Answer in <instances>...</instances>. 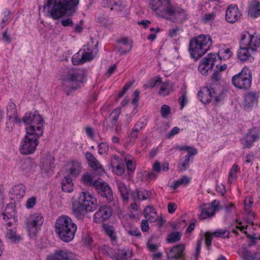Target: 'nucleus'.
Instances as JSON below:
<instances>
[{
  "label": "nucleus",
  "mask_w": 260,
  "mask_h": 260,
  "mask_svg": "<svg viewBox=\"0 0 260 260\" xmlns=\"http://www.w3.org/2000/svg\"><path fill=\"white\" fill-rule=\"evenodd\" d=\"M79 0H47L45 7L52 9L50 15L55 20L65 14L71 15L77 10Z\"/></svg>",
  "instance_id": "f257e3e1"
},
{
  "label": "nucleus",
  "mask_w": 260,
  "mask_h": 260,
  "mask_svg": "<svg viewBox=\"0 0 260 260\" xmlns=\"http://www.w3.org/2000/svg\"><path fill=\"white\" fill-rule=\"evenodd\" d=\"M77 230V225L67 215L59 216L55 223V232L60 239L64 242L68 243L72 241Z\"/></svg>",
  "instance_id": "f03ea898"
},
{
  "label": "nucleus",
  "mask_w": 260,
  "mask_h": 260,
  "mask_svg": "<svg viewBox=\"0 0 260 260\" xmlns=\"http://www.w3.org/2000/svg\"><path fill=\"white\" fill-rule=\"evenodd\" d=\"M212 44L210 36L201 35L190 41L189 51L191 57L198 60L210 49Z\"/></svg>",
  "instance_id": "7ed1b4c3"
},
{
  "label": "nucleus",
  "mask_w": 260,
  "mask_h": 260,
  "mask_svg": "<svg viewBox=\"0 0 260 260\" xmlns=\"http://www.w3.org/2000/svg\"><path fill=\"white\" fill-rule=\"evenodd\" d=\"M38 134H33L34 129L32 127L28 129L24 139L21 142L20 152L23 154H29L34 153L38 145V139L43 135V131L41 127H38Z\"/></svg>",
  "instance_id": "20e7f679"
},
{
  "label": "nucleus",
  "mask_w": 260,
  "mask_h": 260,
  "mask_svg": "<svg viewBox=\"0 0 260 260\" xmlns=\"http://www.w3.org/2000/svg\"><path fill=\"white\" fill-rule=\"evenodd\" d=\"M251 81V72L247 67L243 68L240 73L234 75L232 79V82L236 88L243 90H247L250 87Z\"/></svg>",
  "instance_id": "39448f33"
},
{
  "label": "nucleus",
  "mask_w": 260,
  "mask_h": 260,
  "mask_svg": "<svg viewBox=\"0 0 260 260\" xmlns=\"http://www.w3.org/2000/svg\"><path fill=\"white\" fill-rule=\"evenodd\" d=\"M86 72L83 68H73L69 71L67 75V81L71 89L79 88L85 80Z\"/></svg>",
  "instance_id": "423d86ee"
},
{
  "label": "nucleus",
  "mask_w": 260,
  "mask_h": 260,
  "mask_svg": "<svg viewBox=\"0 0 260 260\" xmlns=\"http://www.w3.org/2000/svg\"><path fill=\"white\" fill-rule=\"evenodd\" d=\"M93 187L96 193L106 200L107 202H111L113 198L112 190L109 185L101 178H98L93 182Z\"/></svg>",
  "instance_id": "0eeeda50"
},
{
  "label": "nucleus",
  "mask_w": 260,
  "mask_h": 260,
  "mask_svg": "<svg viewBox=\"0 0 260 260\" xmlns=\"http://www.w3.org/2000/svg\"><path fill=\"white\" fill-rule=\"evenodd\" d=\"M44 222L42 216L40 214L31 215L26 221L27 231L30 237H34Z\"/></svg>",
  "instance_id": "6e6552de"
},
{
  "label": "nucleus",
  "mask_w": 260,
  "mask_h": 260,
  "mask_svg": "<svg viewBox=\"0 0 260 260\" xmlns=\"http://www.w3.org/2000/svg\"><path fill=\"white\" fill-rule=\"evenodd\" d=\"M170 8L169 13L167 12L169 14H166L164 18L179 23H182L188 19V15L184 9L179 7L174 8L171 4Z\"/></svg>",
  "instance_id": "1a4fd4ad"
},
{
  "label": "nucleus",
  "mask_w": 260,
  "mask_h": 260,
  "mask_svg": "<svg viewBox=\"0 0 260 260\" xmlns=\"http://www.w3.org/2000/svg\"><path fill=\"white\" fill-rule=\"evenodd\" d=\"M112 214V209L110 206L107 205L101 206L93 215V221L96 223H103L109 219Z\"/></svg>",
  "instance_id": "9d476101"
},
{
  "label": "nucleus",
  "mask_w": 260,
  "mask_h": 260,
  "mask_svg": "<svg viewBox=\"0 0 260 260\" xmlns=\"http://www.w3.org/2000/svg\"><path fill=\"white\" fill-rule=\"evenodd\" d=\"M79 200L83 204V206L88 212H92L98 208L96 199L88 191L82 192Z\"/></svg>",
  "instance_id": "9b49d317"
},
{
  "label": "nucleus",
  "mask_w": 260,
  "mask_h": 260,
  "mask_svg": "<svg viewBox=\"0 0 260 260\" xmlns=\"http://www.w3.org/2000/svg\"><path fill=\"white\" fill-rule=\"evenodd\" d=\"M150 6L154 11H158V13L162 17L170 11L171 3L169 0H150Z\"/></svg>",
  "instance_id": "f8f14e48"
},
{
  "label": "nucleus",
  "mask_w": 260,
  "mask_h": 260,
  "mask_svg": "<svg viewBox=\"0 0 260 260\" xmlns=\"http://www.w3.org/2000/svg\"><path fill=\"white\" fill-rule=\"evenodd\" d=\"M241 42H245V46L248 47L252 52H255L260 45L259 38L250 35L247 31L243 32L241 39Z\"/></svg>",
  "instance_id": "ddd939ff"
},
{
  "label": "nucleus",
  "mask_w": 260,
  "mask_h": 260,
  "mask_svg": "<svg viewBox=\"0 0 260 260\" xmlns=\"http://www.w3.org/2000/svg\"><path fill=\"white\" fill-rule=\"evenodd\" d=\"M184 250V244H178L174 246L167 252V258L168 259L184 260L185 257Z\"/></svg>",
  "instance_id": "4468645a"
},
{
  "label": "nucleus",
  "mask_w": 260,
  "mask_h": 260,
  "mask_svg": "<svg viewBox=\"0 0 260 260\" xmlns=\"http://www.w3.org/2000/svg\"><path fill=\"white\" fill-rule=\"evenodd\" d=\"M241 15L237 6L230 5L226 10L225 19L228 22L233 23L239 19Z\"/></svg>",
  "instance_id": "2eb2a0df"
},
{
  "label": "nucleus",
  "mask_w": 260,
  "mask_h": 260,
  "mask_svg": "<svg viewBox=\"0 0 260 260\" xmlns=\"http://www.w3.org/2000/svg\"><path fill=\"white\" fill-rule=\"evenodd\" d=\"M133 48L132 42L127 38H123L116 41V48L120 54L129 52Z\"/></svg>",
  "instance_id": "dca6fc26"
},
{
  "label": "nucleus",
  "mask_w": 260,
  "mask_h": 260,
  "mask_svg": "<svg viewBox=\"0 0 260 260\" xmlns=\"http://www.w3.org/2000/svg\"><path fill=\"white\" fill-rule=\"evenodd\" d=\"M250 49L245 46V42H240V49L237 51L238 58L241 61L248 60L250 62L254 59Z\"/></svg>",
  "instance_id": "f3484780"
},
{
  "label": "nucleus",
  "mask_w": 260,
  "mask_h": 260,
  "mask_svg": "<svg viewBox=\"0 0 260 260\" xmlns=\"http://www.w3.org/2000/svg\"><path fill=\"white\" fill-rule=\"evenodd\" d=\"M72 211L74 216L78 219H83L88 212L79 200L73 203Z\"/></svg>",
  "instance_id": "a211bd4d"
},
{
  "label": "nucleus",
  "mask_w": 260,
  "mask_h": 260,
  "mask_svg": "<svg viewBox=\"0 0 260 260\" xmlns=\"http://www.w3.org/2000/svg\"><path fill=\"white\" fill-rule=\"evenodd\" d=\"M44 123V120L41 117L37 111H35L34 113V117L31 121V123L28 127H26V131H27L28 129L32 127L34 129L33 134H38V127L39 126L41 127V130L43 131V123Z\"/></svg>",
  "instance_id": "6ab92c4d"
},
{
  "label": "nucleus",
  "mask_w": 260,
  "mask_h": 260,
  "mask_svg": "<svg viewBox=\"0 0 260 260\" xmlns=\"http://www.w3.org/2000/svg\"><path fill=\"white\" fill-rule=\"evenodd\" d=\"M102 6L103 7H111V10L122 11L125 9V6L121 0H103Z\"/></svg>",
  "instance_id": "aec40b11"
},
{
  "label": "nucleus",
  "mask_w": 260,
  "mask_h": 260,
  "mask_svg": "<svg viewBox=\"0 0 260 260\" xmlns=\"http://www.w3.org/2000/svg\"><path fill=\"white\" fill-rule=\"evenodd\" d=\"M214 90L212 88L205 87L202 90L198 92V95L199 100L204 104L209 103L214 94Z\"/></svg>",
  "instance_id": "412c9836"
},
{
  "label": "nucleus",
  "mask_w": 260,
  "mask_h": 260,
  "mask_svg": "<svg viewBox=\"0 0 260 260\" xmlns=\"http://www.w3.org/2000/svg\"><path fill=\"white\" fill-rule=\"evenodd\" d=\"M201 213L199 216L201 219H206L211 218L215 214L214 209L208 204H203L200 206Z\"/></svg>",
  "instance_id": "4be33fe9"
},
{
  "label": "nucleus",
  "mask_w": 260,
  "mask_h": 260,
  "mask_svg": "<svg viewBox=\"0 0 260 260\" xmlns=\"http://www.w3.org/2000/svg\"><path fill=\"white\" fill-rule=\"evenodd\" d=\"M121 159L118 156L114 155L112 157L111 165L114 171L118 175H122L124 173V166L122 163H119Z\"/></svg>",
  "instance_id": "5701e85b"
},
{
  "label": "nucleus",
  "mask_w": 260,
  "mask_h": 260,
  "mask_svg": "<svg viewBox=\"0 0 260 260\" xmlns=\"http://www.w3.org/2000/svg\"><path fill=\"white\" fill-rule=\"evenodd\" d=\"M54 252L59 260H77L76 255L69 250L57 249Z\"/></svg>",
  "instance_id": "b1692460"
},
{
  "label": "nucleus",
  "mask_w": 260,
  "mask_h": 260,
  "mask_svg": "<svg viewBox=\"0 0 260 260\" xmlns=\"http://www.w3.org/2000/svg\"><path fill=\"white\" fill-rule=\"evenodd\" d=\"M258 94L254 91L248 92L244 97L243 105L245 108H249L256 103Z\"/></svg>",
  "instance_id": "393cba45"
},
{
  "label": "nucleus",
  "mask_w": 260,
  "mask_h": 260,
  "mask_svg": "<svg viewBox=\"0 0 260 260\" xmlns=\"http://www.w3.org/2000/svg\"><path fill=\"white\" fill-rule=\"evenodd\" d=\"M259 139L258 134H252L251 133L246 135L241 140V143L245 148H250L253 145L254 142L257 141Z\"/></svg>",
  "instance_id": "a878e982"
},
{
  "label": "nucleus",
  "mask_w": 260,
  "mask_h": 260,
  "mask_svg": "<svg viewBox=\"0 0 260 260\" xmlns=\"http://www.w3.org/2000/svg\"><path fill=\"white\" fill-rule=\"evenodd\" d=\"M85 157L89 166L93 170H103L102 166L91 152H86Z\"/></svg>",
  "instance_id": "bb28decb"
},
{
  "label": "nucleus",
  "mask_w": 260,
  "mask_h": 260,
  "mask_svg": "<svg viewBox=\"0 0 260 260\" xmlns=\"http://www.w3.org/2000/svg\"><path fill=\"white\" fill-rule=\"evenodd\" d=\"M248 15L252 18L260 15V2L258 0H253L250 3L248 8Z\"/></svg>",
  "instance_id": "cd10ccee"
},
{
  "label": "nucleus",
  "mask_w": 260,
  "mask_h": 260,
  "mask_svg": "<svg viewBox=\"0 0 260 260\" xmlns=\"http://www.w3.org/2000/svg\"><path fill=\"white\" fill-rule=\"evenodd\" d=\"M145 218L150 222H154L158 218V215L155 209L151 206H148L144 210Z\"/></svg>",
  "instance_id": "c85d7f7f"
},
{
  "label": "nucleus",
  "mask_w": 260,
  "mask_h": 260,
  "mask_svg": "<svg viewBox=\"0 0 260 260\" xmlns=\"http://www.w3.org/2000/svg\"><path fill=\"white\" fill-rule=\"evenodd\" d=\"M13 198L17 200L21 199L25 193V187L22 184H19L14 186L10 191Z\"/></svg>",
  "instance_id": "c756f323"
},
{
  "label": "nucleus",
  "mask_w": 260,
  "mask_h": 260,
  "mask_svg": "<svg viewBox=\"0 0 260 260\" xmlns=\"http://www.w3.org/2000/svg\"><path fill=\"white\" fill-rule=\"evenodd\" d=\"M104 229L106 235L110 238L112 244L113 245H116L117 244V238L114 227L111 225H105Z\"/></svg>",
  "instance_id": "7c9ffc66"
},
{
  "label": "nucleus",
  "mask_w": 260,
  "mask_h": 260,
  "mask_svg": "<svg viewBox=\"0 0 260 260\" xmlns=\"http://www.w3.org/2000/svg\"><path fill=\"white\" fill-rule=\"evenodd\" d=\"M117 185L123 201H127L129 199V190L124 183L121 181L117 182Z\"/></svg>",
  "instance_id": "2f4dec72"
},
{
  "label": "nucleus",
  "mask_w": 260,
  "mask_h": 260,
  "mask_svg": "<svg viewBox=\"0 0 260 260\" xmlns=\"http://www.w3.org/2000/svg\"><path fill=\"white\" fill-rule=\"evenodd\" d=\"M73 183L69 176L64 177L61 182V188L64 192H71L73 190Z\"/></svg>",
  "instance_id": "473e14b6"
},
{
  "label": "nucleus",
  "mask_w": 260,
  "mask_h": 260,
  "mask_svg": "<svg viewBox=\"0 0 260 260\" xmlns=\"http://www.w3.org/2000/svg\"><path fill=\"white\" fill-rule=\"evenodd\" d=\"M13 207L12 205H8L6 207L5 212L3 213V219L6 221L11 220L15 221L14 218V213L13 211L10 212V210H13Z\"/></svg>",
  "instance_id": "72a5a7b5"
},
{
  "label": "nucleus",
  "mask_w": 260,
  "mask_h": 260,
  "mask_svg": "<svg viewBox=\"0 0 260 260\" xmlns=\"http://www.w3.org/2000/svg\"><path fill=\"white\" fill-rule=\"evenodd\" d=\"M202 61L204 63H206L209 66V67H211V69L212 70L215 64V62L217 61V55L209 53L202 59Z\"/></svg>",
  "instance_id": "f704fd0d"
},
{
  "label": "nucleus",
  "mask_w": 260,
  "mask_h": 260,
  "mask_svg": "<svg viewBox=\"0 0 260 260\" xmlns=\"http://www.w3.org/2000/svg\"><path fill=\"white\" fill-rule=\"evenodd\" d=\"M7 115L8 117H18L17 111L15 104L10 102L7 107Z\"/></svg>",
  "instance_id": "c9c22d12"
},
{
  "label": "nucleus",
  "mask_w": 260,
  "mask_h": 260,
  "mask_svg": "<svg viewBox=\"0 0 260 260\" xmlns=\"http://www.w3.org/2000/svg\"><path fill=\"white\" fill-rule=\"evenodd\" d=\"M20 122V120L18 117H8L6 122L5 131L9 133L12 132L14 129L15 123Z\"/></svg>",
  "instance_id": "e433bc0d"
},
{
  "label": "nucleus",
  "mask_w": 260,
  "mask_h": 260,
  "mask_svg": "<svg viewBox=\"0 0 260 260\" xmlns=\"http://www.w3.org/2000/svg\"><path fill=\"white\" fill-rule=\"evenodd\" d=\"M192 159L189 157V156H185L180 160V164L178 165L179 171L182 172L185 171L189 167V163L190 160Z\"/></svg>",
  "instance_id": "4c0bfd02"
},
{
  "label": "nucleus",
  "mask_w": 260,
  "mask_h": 260,
  "mask_svg": "<svg viewBox=\"0 0 260 260\" xmlns=\"http://www.w3.org/2000/svg\"><path fill=\"white\" fill-rule=\"evenodd\" d=\"M190 181V178L184 175L179 180L174 181L173 185L172 186V187L173 188V189H175L182 184L184 185H187L189 183Z\"/></svg>",
  "instance_id": "58836bf2"
},
{
  "label": "nucleus",
  "mask_w": 260,
  "mask_h": 260,
  "mask_svg": "<svg viewBox=\"0 0 260 260\" xmlns=\"http://www.w3.org/2000/svg\"><path fill=\"white\" fill-rule=\"evenodd\" d=\"M181 237V233L179 232H173L168 235L167 240L169 243H174L179 241Z\"/></svg>",
  "instance_id": "ea45409f"
},
{
  "label": "nucleus",
  "mask_w": 260,
  "mask_h": 260,
  "mask_svg": "<svg viewBox=\"0 0 260 260\" xmlns=\"http://www.w3.org/2000/svg\"><path fill=\"white\" fill-rule=\"evenodd\" d=\"M232 55V53L229 48L221 49L218 52L217 56L220 59H223L226 60L229 59Z\"/></svg>",
  "instance_id": "a19ab883"
},
{
  "label": "nucleus",
  "mask_w": 260,
  "mask_h": 260,
  "mask_svg": "<svg viewBox=\"0 0 260 260\" xmlns=\"http://www.w3.org/2000/svg\"><path fill=\"white\" fill-rule=\"evenodd\" d=\"M83 183L88 186H92L93 187V176L88 173H84L81 177Z\"/></svg>",
  "instance_id": "79ce46f5"
},
{
  "label": "nucleus",
  "mask_w": 260,
  "mask_h": 260,
  "mask_svg": "<svg viewBox=\"0 0 260 260\" xmlns=\"http://www.w3.org/2000/svg\"><path fill=\"white\" fill-rule=\"evenodd\" d=\"M162 83V78L159 76H156L151 79L147 84L144 86L146 87L153 88L155 86H158Z\"/></svg>",
  "instance_id": "37998d69"
},
{
  "label": "nucleus",
  "mask_w": 260,
  "mask_h": 260,
  "mask_svg": "<svg viewBox=\"0 0 260 260\" xmlns=\"http://www.w3.org/2000/svg\"><path fill=\"white\" fill-rule=\"evenodd\" d=\"M81 171V164L78 161H73L72 167L70 169L71 174L76 176L78 175Z\"/></svg>",
  "instance_id": "c03bdc74"
},
{
  "label": "nucleus",
  "mask_w": 260,
  "mask_h": 260,
  "mask_svg": "<svg viewBox=\"0 0 260 260\" xmlns=\"http://www.w3.org/2000/svg\"><path fill=\"white\" fill-rule=\"evenodd\" d=\"M7 237L12 239V241L16 242L21 240V237L16 234V231L15 229H8L7 232Z\"/></svg>",
  "instance_id": "a18cd8bd"
},
{
  "label": "nucleus",
  "mask_w": 260,
  "mask_h": 260,
  "mask_svg": "<svg viewBox=\"0 0 260 260\" xmlns=\"http://www.w3.org/2000/svg\"><path fill=\"white\" fill-rule=\"evenodd\" d=\"M137 194L139 199L146 200L150 197L151 192L143 189H140L137 190Z\"/></svg>",
  "instance_id": "49530a36"
},
{
  "label": "nucleus",
  "mask_w": 260,
  "mask_h": 260,
  "mask_svg": "<svg viewBox=\"0 0 260 260\" xmlns=\"http://www.w3.org/2000/svg\"><path fill=\"white\" fill-rule=\"evenodd\" d=\"M198 70L199 72L203 75H207L209 72L212 70L211 67H209L206 63L202 60L199 66Z\"/></svg>",
  "instance_id": "de8ad7c7"
},
{
  "label": "nucleus",
  "mask_w": 260,
  "mask_h": 260,
  "mask_svg": "<svg viewBox=\"0 0 260 260\" xmlns=\"http://www.w3.org/2000/svg\"><path fill=\"white\" fill-rule=\"evenodd\" d=\"M212 235L217 237H220L221 238H229L230 235V231L225 230H223L221 229L217 230L214 233H212Z\"/></svg>",
  "instance_id": "09e8293b"
},
{
  "label": "nucleus",
  "mask_w": 260,
  "mask_h": 260,
  "mask_svg": "<svg viewBox=\"0 0 260 260\" xmlns=\"http://www.w3.org/2000/svg\"><path fill=\"white\" fill-rule=\"evenodd\" d=\"M120 113L121 109L120 108H116L112 111L111 114V115H113V117L111 120V124L112 127L115 125Z\"/></svg>",
  "instance_id": "8fccbe9b"
},
{
  "label": "nucleus",
  "mask_w": 260,
  "mask_h": 260,
  "mask_svg": "<svg viewBox=\"0 0 260 260\" xmlns=\"http://www.w3.org/2000/svg\"><path fill=\"white\" fill-rule=\"evenodd\" d=\"M238 166L234 164L229 174V179H228V182L229 183H231L234 179H235L236 178V174L237 173V170H238Z\"/></svg>",
  "instance_id": "3c124183"
},
{
  "label": "nucleus",
  "mask_w": 260,
  "mask_h": 260,
  "mask_svg": "<svg viewBox=\"0 0 260 260\" xmlns=\"http://www.w3.org/2000/svg\"><path fill=\"white\" fill-rule=\"evenodd\" d=\"M127 250L126 248H123V249H118L116 251L114 252V254L116 260L121 259L126 257L127 255Z\"/></svg>",
  "instance_id": "603ef678"
},
{
  "label": "nucleus",
  "mask_w": 260,
  "mask_h": 260,
  "mask_svg": "<svg viewBox=\"0 0 260 260\" xmlns=\"http://www.w3.org/2000/svg\"><path fill=\"white\" fill-rule=\"evenodd\" d=\"M72 61L74 65H79L83 63L81 56V51H79L73 56Z\"/></svg>",
  "instance_id": "864d4df0"
},
{
  "label": "nucleus",
  "mask_w": 260,
  "mask_h": 260,
  "mask_svg": "<svg viewBox=\"0 0 260 260\" xmlns=\"http://www.w3.org/2000/svg\"><path fill=\"white\" fill-rule=\"evenodd\" d=\"M187 91L184 89V90L182 89V94L179 97L178 101L180 105V109H182L186 104L187 102Z\"/></svg>",
  "instance_id": "5fc2aeb1"
},
{
  "label": "nucleus",
  "mask_w": 260,
  "mask_h": 260,
  "mask_svg": "<svg viewBox=\"0 0 260 260\" xmlns=\"http://www.w3.org/2000/svg\"><path fill=\"white\" fill-rule=\"evenodd\" d=\"M146 119H140L135 124L133 129L136 132H140L147 124Z\"/></svg>",
  "instance_id": "6e6d98bb"
},
{
  "label": "nucleus",
  "mask_w": 260,
  "mask_h": 260,
  "mask_svg": "<svg viewBox=\"0 0 260 260\" xmlns=\"http://www.w3.org/2000/svg\"><path fill=\"white\" fill-rule=\"evenodd\" d=\"M183 30L181 27L176 26L175 28L169 29V36L173 38L176 37L179 35Z\"/></svg>",
  "instance_id": "4d7b16f0"
},
{
  "label": "nucleus",
  "mask_w": 260,
  "mask_h": 260,
  "mask_svg": "<svg viewBox=\"0 0 260 260\" xmlns=\"http://www.w3.org/2000/svg\"><path fill=\"white\" fill-rule=\"evenodd\" d=\"M99 153L100 154H103L107 153L109 151V146L106 143L102 142L99 144Z\"/></svg>",
  "instance_id": "13d9d810"
},
{
  "label": "nucleus",
  "mask_w": 260,
  "mask_h": 260,
  "mask_svg": "<svg viewBox=\"0 0 260 260\" xmlns=\"http://www.w3.org/2000/svg\"><path fill=\"white\" fill-rule=\"evenodd\" d=\"M81 56L83 63L93 59L92 54L91 52L81 51Z\"/></svg>",
  "instance_id": "bf43d9fd"
},
{
  "label": "nucleus",
  "mask_w": 260,
  "mask_h": 260,
  "mask_svg": "<svg viewBox=\"0 0 260 260\" xmlns=\"http://www.w3.org/2000/svg\"><path fill=\"white\" fill-rule=\"evenodd\" d=\"M168 84L167 83H164L160 87L159 94L162 96H166L170 94V91L168 89Z\"/></svg>",
  "instance_id": "052dcab7"
},
{
  "label": "nucleus",
  "mask_w": 260,
  "mask_h": 260,
  "mask_svg": "<svg viewBox=\"0 0 260 260\" xmlns=\"http://www.w3.org/2000/svg\"><path fill=\"white\" fill-rule=\"evenodd\" d=\"M32 117H34V113H26L22 118V120L24 123L29 124V123H31Z\"/></svg>",
  "instance_id": "680f3d73"
},
{
  "label": "nucleus",
  "mask_w": 260,
  "mask_h": 260,
  "mask_svg": "<svg viewBox=\"0 0 260 260\" xmlns=\"http://www.w3.org/2000/svg\"><path fill=\"white\" fill-rule=\"evenodd\" d=\"M36 203V198L35 197L30 198L26 201V207L28 209L32 208Z\"/></svg>",
  "instance_id": "e2e57ef3"
},
{
  "label": "nucleus",
  "mask_w": 260,
  "mask_h": 260,
  "mask_svg": "<svg viewBox=\"0 0 260 260\" xmlns=\"http://www.w3.org/2000/svg\"><path fill=\"white\" fill-rule=\"evenodd\" d=\"M170 112V107L166 105H164L161 108V115L163 117H166Z\"/></svg>",
  "instance_id": "0e129e2a"
},
{
  "label": "nucleus",
  "mask_w": 260,
  "mask_h": 260,
  "mask_svg": "<svg viewBox=\"0 0 260 260\" xmlns=\"http://www.w3.org/2000/svg\"><path fill=\"white\" fill-rule=\"evenodd\" d=\"M132 85V83L129 82L126 83L123 87L122 91L118 94V98L120 99L123 96L126 91Z\"/></svg>",
  "instance_id": "69168bd1"
},
{
  "label": "nucleus",
  "mask_w": 260,
  "mask_h": 260,
  "mask_svg": "<svg viewBox=\"0 0 260 260\" xmlns=\"http://www.w3.org/2000/svg\"><path fill=\"white\" fill-rule=\"evenodd\" d=\"M139 132H136L133 129L131 134L128 135V138L129 139L130 142H133L135 141L138 137V134Z\"/></svg>",
  "instance_id": "338daca9"
},
{
  "label": "nucleus",
  "mask_w": 260,
  "mask_h": 260,
  "mask_svg": "<svg viewBox=\"0 0 260 260\" xmlns=\"http://www.w3.org/2000/svg\"><path fill=\"white\" fill-rule=\"evenodd\" d=\"M215 16V15L214 13L205 14L203 19L204 22H207L208 21L213 20L214 19Z\"/></svg>",
  "instance_id": "774afa93"
}]
</instances>
